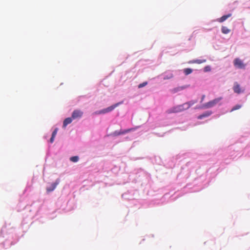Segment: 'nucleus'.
<instances>
[{
	"instance_id": "obj_3",
	"label": "nucleus",
	"mask_w": 250,
	"mask_h": 250,
	"mask_svg": "<svg viewBox=\"0 0 250 250\" xmlns=\"http://www.w3.org/2000/svg\"><path fill=\"white\" fill-rule=\"evenodd\" d=\"M123 103V102H119L118 103H116L110 106H109L105 109H104L99 112V114H105L106 113H108L109 112L113 110L114 108H115L116 107H117L119 105L122 104Z\"/></svg>"
},
{
	"instance_id": "obj_9",
	"label": "nucleus",
	"mask_w": 250,
	"mask_h": 250,
	"mask_svg": "<svg viewBox=\"0 0 250 250\" xmlns=\"http://www.w3.org/2000/svg\"><path fill=\"white\" fill-rule=\"evenodd\" d=\"M212 114V112L210 111H208L205 112V113L201 114L198 117V119H202L204 118L207 117L209 116Z\"/></svg>"
},
{
	"instance_id": "obj_6",
	"label": "nucleus",
	"mask_w": 250,
	"mask_h": 250,
	"mask_svg": "<svg viewBox=\"0 0 250 250\" xmlns=\"http://www.w3.org/2000/svg\"><path fill=\"white\" fill-rule=\"evenodd\" d=\"M59 183V180H57L55 183H52L50 187L46 188L48 192H50L54 190Z\"/></svg>"
},
{
	"instance_id": "obj_15",
	"label": "nucleus",
	"mask_w": 250,
	"mask_h": 250,
	"mask_svg": "<svg viewBox=\"0 0 250 250\" xmlns=\"http://www.w3.org/2000/svg\"><path fill=\"white\" fill-rule=\"evenodd\" d=\"M70 159V161L73 162H77L79 160V157L77 156H73L71 157Z\"/></svg>"
},
{
	"instance_id": "obj_5",
	"label": "nucleus",
	"mask_w": 250,
	"mask_h": 250,
	"mask_svg": "<svg viewBox=\"0 0 250 250\" xmlns=\"http://www.w3.org/2000/svg\"><path fill=\"white\" fill-rule=\"evenodd\" d=\"M83 115V112L80 110H75L73 111L72 114V118L73 119L80 118Z\"/></svg>"
},
{
	"instance_id": "obj_17",
	"label": "nucleus",
	"mask_w": 250,
	"mask_h": 250,
	"mask_svg": "<svg viewBox=\"0 0 250 250\" xmlns=\"http://www.w3.org/2000/svg\"><path fill=\"white\" fill-rule=\"evenodd\" d=\"M147 84V82H144L142 83H140L138 85V88H141L144 86H145Z\"/></svg>"
},
{
	"instance_id": "obj_8",
	"label": "nucleus",
	"mask_w": 250,
	"mask_h": 250,
	"mask_svg": "<svg viewBox=\"0 0 250 250\" xmlns=\"http://www.w3.org/2000/svg\"><path fill=\"white\" fill-rule=\"evenodd\" d=\"M207 60L206 59H196V60H193L190 61L188 62V63H197V64H200L204 62H206Z\"/></svg>"
},
{
	"instance_id": "obj_11",
	"label": "nucleus",
	"mask_w": 250,
	"mask_h": 250,
	"mask_svg": "<svg viewBox=\"0 0 250 250\" xmlns=\"http://www.w3.org/2000/svg\"><path fill=\"white\" fill-rule=\"evenodd\" d=\"M134 129L133 128H131V129H127V130H124V131H122V132H115L114 134L116 135H121V134H125V133H126L129 131H130L131 130H133Z\"/></svg>"
},
{
	"instance_id": "obj_7",
	"label": "nucleus",
	"mask_w": 250,
	"mask_h": 250,
	"mask_svg": "<svg viewBox=\"0 0 250 250\" xmlns=\"http://www.w3.org/2000/svg\"><path fill=\"white\" fill-rule=\"evenodd\" d=\"M233 89L234 92L237 94H240L243 91V90H241L240 85L237 82L234 83Z\"/></svg>"
},
{
	"instance_id": "obj_19",
	"label": "nucleus",
	"mask_w": 250,
	"mask_h": 250,
	"mask_svg": "<svg viewBox=\"0 0 250 250\" xmlns=\"http://www.w3.org/2000/svg\"><path fill=\"white\" fill-rule=\"evenodd\" d=\"M58 128H56L54 129V130L53 131V132H52V135L53 136H56L57 133V132H58Z\"/></svg>"
},
{
	"instance_id": "obj_20",
	"label": "nucleus",
	"mask_w": 250,
	"mask_h": 250,
	"mask_svg": "<svg viewBox=\"0 0 250 250\" xmlns=\"http://www.w3.org/2000/svg\"><path fill=\"white\" fill-rule=\"evenodd\" d=\"M55 137V136H53L52 135V136L50 139V142L51 143H52L54 142Z\"/></svg>"
},
{
	"instance_id": "obj_10",
	"label": "nucleus",
	"mask_w": 250,
	"mask_h": 250,
	"mask_svg": "<svg viewBox=\"0 0 250 250\" xmlns=\"http://www.w3.org/2000/svg\"><path fill=\"white\" fill-rule=\"evenodd\" d=\"M73 119L72 118V117L66 118L63 121V126H62L63 127L65 128L67 126V125L70 124L72 122Z\"/></svg>"
},
{
	"instance_id": "obj_2",
	"label": "nucleus",
	"mask_w": 250,
	"mask_h": 250,
	"mask_svg": "<svg viewBox=\"0 0 250 250\" xmlns=\"http://www.w3.org/2000/svg\"><path fill=\"white\" fill-rule=\"evenodd\" d=\"M222 99V97L216 98L205 104L204 107L207 108L212 107L217 104Z\"/></svg>"
},
{
	"instance_id": "obj_1",
	"label": "nucleus",
	"mask_w": 250,
	"mask_h": 250,
	"mask_svg": "<svg viewBox=\"0 0 250 250\" xmlns=\"http://www.w3.org/2000/svg\"><path fill=\"white\" fill-rule=\"evenodd\" d=\"M194 102H189L184 103L181 105H177L168 109L167 110V112L168 114H170L182 112L186 109L189 108L192 105L194 104Z\"/></svg>"
},
{
	"instance_id": "obj_12",
	"label": "nucleus",
	"mask_w": 250,
	"mask_h": 250,
	"mask_svg": "<svg viewBox=\"0 0 250 250\" xmlns=\"http://www.w3.org/2000/svg\"><path fill=\"white\" fill-rule=\"evenodd\" d=\"M183 71L186 75H188L191 74L193 71L192 69L189 68H185Z\"/></svg>"
},
{
	"instance_id": "obj_16",
	"label": "nucleus",
	"mask_w": 250,
	"mask_h": 250,
	"mask_svg": "<svg viewBox=\"0 0 250 250\" xmlns=\"http://www.w3.org/2000/svg\"><path fill=\"white\" fill-rule=\"evenodd\" d=\"M228 17H221L220 18L218 19L217 21L220 22H222L225 21Z\"/></svg>"
},
{
	"instance_id": "obj_13",
	"label": "nucleus",
	"mask_w": 250,
	"mask_h": 250,
	"mask_svg": "<svg viewBox=\"0 0 250 250\" xmlns=\"http://www.w3.org/2000/svg\"><path fill=\"white\" fill-rule=\"evenodd\" d=\"M222 32L223 33L225 34H228L230 32V30L226 26H222Z\"/></svg>"
},
{
	"instance_id": "obj_18",
	"label": "nucleus",
	"mask_w": 250,
	"mask_h": 250,
	"mask_svg": "<svg viewBox=\"0 0 250 250\" xmlns=\"http://www.w3.org/2000/svg\"><path fill=\"white\" fill-rule=\"evenodd\" d=\"M204 70L205 72H209L211 70L210 67L209 65L206 66L204 67Z\"/></svg>"
},
{
	"instance_id": "obj_14",
	"label": "nucleus",
	"mask_w": 250,
	"mask_h": 250,
	"mask_svg": "<svg viewBox=\"0 0 250 250\" xmlns=\"http://www.w3.org/2000/svg\"><path fill=\"white\" fill-rule=\"evenodd\" d=\"M242 107L241 105L237 104L233 107V108L231 109L230 112H232L234 110L240 109Z\"/></svg>"
},
{
	"instance_id": "obj_4",
	"label": "nucleus",
	"mask_w": 250,
	"mask_h": 250,
	"mask_svg": "<svg viewBox=\"0 0 250 250\" xmlns=\"http://www.w3.org/2000/svg\"><path fill=\"white\" fill-rule=\"evenodd\" d=\"M233 63L234 65L238 68L243 69L245 67V64L238 58L234 59Z\"/></svg>"
}]
</instances>
